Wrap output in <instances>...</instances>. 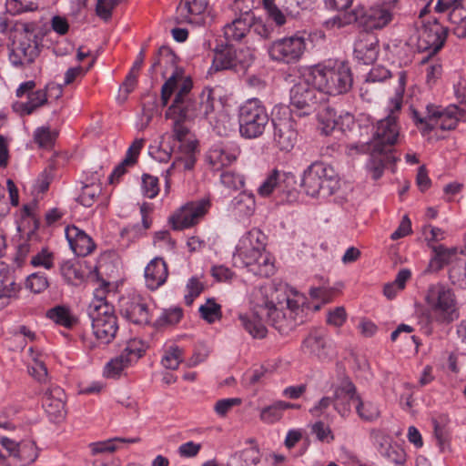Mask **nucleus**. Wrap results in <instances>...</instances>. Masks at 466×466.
I'll use <instances>...</instances> for the list:
<instances>
[{"label": "nucleus", "mask_w": 466, "mask_h": 466, "mask_svg": "<svg viewBox=\"0 0 466 466\" xmlns=\"http://www.w3.org/2000/svg\"><path fill=\"white\" fill-rule=\"evenodd\" d=\"M301 349L303 352L314 356L319 360L329 358L331 351L327 334L322 329H314L303 340Z\"/></svg>", "instance_id": "obj_26"}, {"label": "nucleus", "mask_w": 466, "mask_h": 466, "mask_svg": "<svg viewBox=\"0 0 466 466\" xmlns=\"http://www.w3.org/2000/svg\"><path fill=\"white\" fill-rule=\"evenodd\" d=\"M347 319V313L344 307H336L329 310L327 315V323L334 327H341Z\"/></svg>", "instance_id": "obj_59"}, {"label": "nucleus", "mask_w": 466, "mask_h": 466, "mask_svg": "<svg viewBox=\"0 0 466 466\" xmlns=\"http://www.w3.org/2000/svg\"><path fill=\"white\" fill-rule=\"evenodd\" d=\"M239 466H257L261 460V454L257 446L245 449L241 451Z\"/></svg>", "instance_id": "obj_55"}, {"label": "nucleus", "mask_w": 466, "mask_h": 466, "mask_svg": "<svg viewBox=\"0 0 466 466\" xmlns=\"http://www.w3.org/2000/svg\"><path fill=\"white\" fill-rule=\"evenodd\" d=\"M193 84L189 77L184 76L182 68H175L171 76L161 87V100L164 106L173 93L175 98L166 112L167 117L173 115L189 121L204 118L208 121L213 129L220 136L226 135L228 128L225 125L227 116L215 113V98L212 90H204L198 96L191 93Z\"/></svg>", "instance_id": "obj_2"}, {"label": "nucleus", "mask_w": 466, "mask_h": 466, "mask_svg": "<svg viewBox=\"0 0 466 466\" xmlns=\"http://www.w3.org/2000/svg\"><path fill=\"white\" fill-rule=\"evenodd\" d=\"M266 107L258 98L247 100L238 110L239 133L246 138L260 137L268 124Z\"/></svg>", "instance_id": "obj_7"}, {"label": "nucleus", "mask_w": 466, "mask_h": 466, "mask_svg": "<svg viewBox=\"0 0 466 466\" xmlns=\"http://www.w3.org/2000/svg\"><path fill=\"white\" fill-rule=\"evenodd\" d=\"M390 77V72L386 67L376 66L371 68L367 76L368 82H382Z\"/></svg>", "instance_id": "obj_64"}, {"label": "nucleus", "mask_w": 466, "mask_h": 466, "mask_svg": "<svg viewBox=\"0 0 466 466\" xmlns=\"http://www.w3.org/2000/svg\"><path fill=\"white\" fill-rule=\"evenodd\" d=\"M163 65H166V66L170 65V66L173 68V71L175 70V68H178L176 66L175 54L167 46H161L158 49L157 58L154 61L153 65L151 66V67L149 69V73L151 75H154L157 67L161 66Z\"/></svg>", "instance_id": "obj_50"}, {"label": "nucleus", "mask_w": 466, "mask_h": 466, "mask_svg": "<svg viewBox=\"0 0 466 466\" xmlns=\"http://www.w3.org/2000/svg\"><path fill=\"white\" fill-rule=\"evenodd\" d=\"M120 313L134 324L147 325L150 323L151 313L148 305L140 296L121 299Z\"/></svg>", "instance_id": "obj_18"}, {"label": "nucleus", "mask_w": 466, "mask_h": 466, "mask_svg": "<svg viewBox=\"0 0 466 466\" xmlns=\"http://www.w3.org/2000/svg\"><path fill=\"white\" fill-rule=\"evenodd\" d=\"M266 236L258 228L249 230L239 241L237 251L238 255L256 253L265 250Z\"/></svg>", "instance_id": "obj_31"}, {"label": "nucleus", "mask_w": 466, "mask_h": 466, "mask_svg": "<svg viewBox=\"0 0 466 466\" xmlns=\"http://www.w3.org/2000/svg\"><path fill=\"white\" fill-rule=\"evenodd\" d=\"M411 116L417 126H422L425 131H431L434 129L441 117L444 109L434 104H428L425 107V112L420 113L417 109L411 107Z\"/></svg>", "instance_id": "obj_30"}, {"label": "nucleus", "mask_w": 466, "mask_h": 466, "mask_svg": "<svg viewBox=\"0 0 466 466\" xmlns=\"http://www.w3.org/2000/svg\"><path fill=\"white\" fill-rule=\"evenodd\" d=\"M221 183L229 189H239L244 186V177L231 170L223 171L220 175Z\"/></svg>", "instance_id": "obj_54"}, {"label": "nucleus", "mask_w": 466, "mask_h": 466, "mask_svg": "<svg viewBox=\"0 0 466 466\" xmlns=\"http://www.w3.org/2000/svg\"><path fill=\"white\" fill-rule=\"evenodd\" d=\"M108 283L102 281L99 284V287L94 290V298L92 301L89 303L87 308V313H90L91 309H93L96 307V311H100L104 307H113L109 304L106 299V295L107 292Z\"/></svg>", "instance_id": "obj_51"}, {"label": "nucleus", "mask_w": 466, "mask_h": 466, "mask_svg": "<svg viewBox=\"0 0 466 466\" xmlns=\"http://www.w3.org/2000/svg\"><path fill=\"white\" fill-rule=\"evenodd\" d=\"M57 135L58 133L52 130L49 126H43L34 131L33 139L39 147L48 148L55 144Z\"/></svg>", "instance_id": "obj_46"}, {"label": "nucleus", "mask_w": 466, "mask_h": 466, "mask_svg": "<svg viewBox=\"0 0 466 466\" xmlns=\"http://www.w3.org/2000/svg\"><path fill=\"white\" fill-rule=\"evenodd\" d=\"M101 192L102 187L100 184L92 183L90 185H85L82 187L81 194L77 198V201L82 206L89 208L93 206Z\"/></svg>", "instance_id": "obj_49"}, {"label": "nucleus", "mask_w": 466, "mask_h": 466, "mask_svg": "<svg viewBox=\"0 0 466 466\" xmlns=\"http://www.w3.org/2000/svg\"><path fill=\"white\" fill-rule=\"evenodd\" d=\"M376 43L370 40H360L354 46V56L363 64L369 65L377 57Z\"/></svg>", "instance_id": "obj_39"}, {"label": "nucleus", "mask_w": 466, "mask_h": 466, "mask_svg": "<svg viewBox=\"0 0 466 466\" xmlns=\"http://www.w3.org/2000/svg\"><path fill=\"white\" fill-rule=\"evenodd\" d=\"M296 184V177L291 172L273 169L260 185L258 193L261 197H268L274 189L288 191Z\"/></svg>", "instance_id": "obj_23"}, {"label": "nucleus", "mask_w": 466, "mask_h": 466, "mask_svg": "<svg viewBox=\"0 0 466 466\" xmlns=\"http://www.w3.org/2000/svg\"><path fill=\"white\" fill-rule=\"evenodd\" d=\"M313 85L325 96L347 93L352 86L351 70L347 63H335L333 66L315 67L310 71Z\"/></svg>", "instance_id": "obj_4"}, {"label": "nucleus", "mask_w": 466, "mask_h": 466, "mask_svg": "<svg viewBox=\"0 0 466 466\" xmlns=\"http://www.w3.org/2000/svg\"><path fill=\"white\" fill-rule=\"evenodd\" d=\"M182 360V350L177 346H172L166 350L161 362L166 369L177 370Z\"/></svg>", "instance_id": "obj_52"}, {"label": "nucleus", "mask_w": 466, "mask_h": 466, "mask_svg": "<svg viewBox=\"0 0 466 466\" xmlns=\"http://www.w3.org/2000/svg\"><path fill=\"white\" fill-rule=\"evenodd\" d=\"M139 441L138 438L134 439H124V438H114L110 440H106L104 441H97L91 443L90 449L93 455H96L99 453H110L116 451L117 446L116 443H135Z\"/></svg>", "instance_id": "obj_44"}, {"label": "nucleus", "mask_w": 466, "mask_h": 466, "mask_svg": "<svg viewBox=\"0 0 466 466\" xmlns=\"http://www.w3.org/2000/svg\"><path fill=\"white\" fill-rule=\"evenodd\" d=\"M431 322L450 324L460 317L454 292L448 287L437 283L431 285L425 295Z\"/></svg>", "instance_id": "obj_6"}, {"label": "nucleus", "mask_w": 466, "mask_h": 466, "mask_svg": "<svg viewBox=\"0 0 466 466\" xmlns=\"http://www.w3.org/2000/svg\"><path fill=\"white\" fill-rule=\"evenodd\" d=\"M207 5V0H181L177 7L175 19L177 24L202 25L204 23L202 15Z\"/></svg>", "instance_id": "obj_25"}, {"label": "nucleus", "mask_w": 466, "mask_h": 466, "mask_svg": "<svg viewBox=\"0 0 466 466\" xmlns=\"http://www.w3.org/2000/svg\"><path fill=\"white\" fill-rule=\"evenodd\" d=\"M251 20H253V16L246 14L245 17L237 18L230 24H227L224 26L226 40L228 42L240 41L250 31Z\"/></svg>", "instance_id": "obj_34"}, {"label": "nucleus", "mask_w": 466, "mask_h": 466, "mask_svg": "<svg viewBox=\"0 0 466 466\" xmlns=\"http://www.w3.org/2000/svg\"><path fill=\"white\" fill-rule=\"evenodd\" d=\"M42 406L51 420H63L66 415V392L58 386L47 389L42 398Z\"/></svg>", "instance_id": "obj_21"}, {"label": "nucleus", "mask_w": 466, "mask_h": 466, "mask_svg": "<svg viewBox=\"0 0 466 466\" xmlns=\"http://www.w3.org/2000/svg\"><path fill=\"white\" fill-rule=\"evenodd\" d=\"M183 316L182 309L179 308L170 309L166 310L160 319H157V324L175 325L181 319Z\"/></svg>", "instance_id": "obj_61"}, {"label": "nucleus", "mask_w": 466, "mask_h": 466, "mask_svg": "<svg viewBox=\"0 0 466 466\" xmlns=\"http://www.w3.org/2000/svg\"><path fill=\"white\" fill-rule=\"evenodd\" d=\"M238 154L235 151H228L226 148L215 146L209 149L206 159L214 171H219L223 167L231 165L237 159Z\"/></svg>", "instance_id": "obj_32"}, {"label": "nucleus", "mask_w": 466, "mask_h": 466, "mask_svg": "<svg viewBox=\"0 0 466 466\" xmlns=\"http://www.w3.org/2000/svg\"><path fill=\"white\" fill-rule=\"evenodd\" d=\"M167 263L161 258H153L145 268L146 285L151 290H156L162 286L167 281Z\"/></svg>", "instance_id": "obj_29"}, {"label": "nucleus", "mask_w": 466, "mask_h": 466, "mask_svg": "<svg viewBox=\"0 0 466 466\" xmlns=\"http://www.w3.org/2000/svg\"><path fill=\"white\" fill-rule=\"evenodd\" d=\"M294 405L289 402L279 400L272 405L263 408L260 411V420L266 423H274L279 420L283 416V411Z\"/></svg>", "instance_id": "obj_42"}, {"label": "nucleus", "mask_w": 466, "mask_h": 466, "mask_svg": "<svg viewBox=\"0 0 466 466\" xmlns=\"http://www.w3.org/2000/svg\"><path fill=\"white\" fill-rule=\"evenodd\" d=\"M397 1L390 0L389 3L370 7L367 11L363 9V15L359 21L365 24L370 29H381L385 27L393 19Z\"/></svg>", "instance_id": "obj_19"}, {"label": "nucleus", "mask_w": 466, "mask_h": 466, "mask_svg": "<svg viewBox=\"0 0 466 466\" xmlns=\"http://www.w3.org/2000/svg\"><path fill=\"white\" fill-rule=\"evenodd\" d=\"M448 29L437 18L423 24L418 40V47L428 51L429 56L435 55L441 50L446 40Z\"/></svg>", "instance_id": "obj_15"}, {"label": "nucleus", "mask_w": 466, "mask_h": 466, "mask_svg": "<svg viewBox=\"0 0 466 466\" xmlns=\"http://www.w3.org/2000/svg\"><path fill=\"white\" fill-rule=\"evenodd\" d=\"M95 309L96 307L87 313L91 319L93 333L102 343L107 344L113 340L118 329L114 307H104L100 311Z\"/></svg>", "instance_id": "obj_12"}, {"label": "nucleus", "mask_w": 466, "mask_h": 466, "mask_svg": "<svg viewBox=\"0 0 466 466\" xmlns=\"http://www.w3.org/2000/svg\"><path fill=\"white\" fill-rule=\"evenodd\" d=\"M204 290V284L197 278L192 277L188 279L185 294V303L188 306L192 305L194 299L198 297Z\"/></svg>", "instance_id": "obj_53"}, {"label": "nucleus", "mask_w": 466, "mask_h": 466, "mask_svg": "<svg viewBox=\"0 0 466 466\" xmlns=\"http://www.w3.org/2000/svg\"><path fill=\"white\" fill-rule=\"evenodd\" d=\"M208 208L209 201L206 199L188 202L173 213L168 221L174 230L191 228L203 218Z\"/></svg>", "instance_id": "obj_13"}, {"label": "nucleus", "mask_w": 466, "mask_h": 466, "mask_svg": "<svg viewBox=\"0 0 466 466\" xmlns=\"http://www.w3.org/2000/svg\"><path fill=\"white\" fill-rule=\"evenodd\" d=\"M66 237L71 249L76 256L86 257L96 248L93 239L76 226L66 228Z\"/></svg>", "instance_id": "obj_28"}, {"label": "nucleus", "mask_w": 466, "mask_h": 466, "mask_svg": "<svg viewBox=\"0 0 466 466\" xmlns=\"http://www.w3.org/2000/svg\"><path fill=\"white\" fill-rule=\"evenodd\" d=\"M46 317L56 324L66 329L72 328L76 323V319L70 312V309L64 306H56L46 311Z\"/></svg>", "instance_id": "obj_40"}, {"label": "nucleus", "mask_w": 466, "mask_h": 466, "mask_svg": "<svg viewBox=\"0 0 466 466\" xmlns=\"http://www.w3.org/2000/svg\"><path fill=\"white\" fill-rule=\"evenodd\" d=\"M356 387L349 378H343L339 384L334 389L333 406L334 409L342 416L346 417L350 411V401L357 402Z\"/></svg>", "instance_id": "obj_24"}, {"label": "nucleus", "mask_w": 466, "mask_h": 466, "mask_svg": "<svg viewBox=\"0 0 466 466\" xmlns=\"http://www.w3.org/2000/svg\"><path fill=\"white\" fill-rule=\"evenodd\" d=\"M115 7L111 0H97L96 13L101 19L107 21L111 18Z\"/></svg>", "instance_id": "obj_63"}, {"label": "nucleus", "mask_w": 466, "mask_h": 466, "mask_svg": "<svg viewBox=\"0 0 466 466\" xmlns=\"http://www.w3.org/2000/svg\"><path fill=\"white\" fill-rule=\"evenodd\" d=\"M1 444L8 452L6 457L12 466H26L38 457V449L34 441H25L19 443L8 438H3Z\"/></svg>", "instance_id": "obj_16"}, {"label": "nucleus", "mask_w": 466, "mask_h": 466, "mask_svg": "<svg viewBox=\"0 0 466 466\" xmlns=\"http://www.w3.org/2000/svg\"><path fill=\"white\" fill-rule=\"evenodd\" d=\"M174 120L173 124V133L174 137L177 140L181 142L179 146V150L177 152V156L176 157L174 162L167 170L166 176V187H169V179L173 174V170L177 167L182 168L183 170H190L194 167L196 163L195 152L198 147L197 141H187L184 142L186 137L189 133V127L185 124L187 119L180 118L177 116L173 115V117H170Z\"/></svg>", "instance_id": "obj_8"}, {"label": "nucleus", "mask_w": 466, "mask_h": 466, "mask_svg": "<svg viewBox=\"0 0 466 466\" xmlns=\"http://www.w3.org/2000/svg\"><path fill=\"white\" fill-rule=\"evenodd\" d=\"M250 31L259 35L262 39H269L272 37L274 29L270 25H265L260 20H251Z\"/></svg>", "instance_id": "obj_62"}, {"label": "nucleus", "mask_w": 466, "mask_h": 466, "mask_svg": "<svg viewBox=\"0 0 466 466\" xmlns=\"http://www.w3.org/2000/svg\"><path fill=\"white\" fill-rule=\"evenodd\" d=\"M48 287V281L46 277L36 273L31 274L26 279V288L34 293H40Z\"/></svg>", "instance_id": "obj_57"}, {"label": "nucleus", "mask_w": 466, "mask_h": 466, "mask_svg": "<svg viewBox=\"0 0 466 466\" xmlns=\"http://www.w3.org/2000/svg\"><path fill=\"white\" fill-rule=\"evenodd\" d=\"M254 56L248 48L237 50L232 46L218 45L214 50L212 67L216 71L232 69L245 71L253 62Z\"/></svg>", "instance_id": "obj_9"}, {"label": "nucleus", "mask_w": 466, "mask_h": 466, "mask_svg": "<svg viewBox=\"0 0 466 466\" xmlns=\"http://www.w3.org/2000/svg\"><path fill=\"white\" fill-rule=\"evenodd\" d=\"M301 187L310 197H329L339 188V178L329 165L316 161L304 170Z\"/></svg>", "instance_id": "obj_5"}, {"label": "nucleus", "mask_w": 466, "mask_h": 466, "mask_svg": "<svg viewBox=\"0 0 466 466\" xmlns=\"http://www.w3.org/2000/svg\"><path fill=\"white\" fill-rule=\"evenodd\" d=\"M434 9L437 13L449 12L454 35L459 38L466 37V0H438Z\"/></svg>", "instance_id": "obj_17"}, {"label": "nucleus", "mask_w": 466, "mask_h": 466, "mask_svg": "<svg viewBox=\"0 0 466 466\" xmlns=\"http://www.w3.org/2000/svg\"><path fill=\"white\" fill-rule=\"evenodd\" d=\"M310 73L307 78H300L289 91L290 106L309 115L324 100V95L315 85H310Z\"/></svg>", "instance_id": "obj_10"}, {"label": "nucleus", "mask_w": 466, "mask_h": 466, "mask_svg": "<svg viewBox=\"0 0 466 466\" xmlns=\"http://www.w3.org/2000/svg\"><path fill=\"white\" fill-rule=\"evenodd\" d=\"M407 81L406 72H399V84L395 96L390 100L389 113L383 119L378 121L373 135L372 153L387 154L391 152L400 137V127L397 123V113L400 111Z\"/></svg>", "instance_id": "obj_3"}, {"label": "nucleus", "mask_w": 466, "mask_h": 466, "mask_svg": "<svg viewBox=\"0 0 466 466\" xmlns=\"http://www.w3.org/2000/svg\"><path fill=\"white\" fill-rule=\"evenodd\" d=\"M248 271L254 275L268 278L274 274L275 267L269 253L264 251L239 255Z\"/></svg>", "instance_id": "obj_27"}, {"label": "nucleus", "mask_w": 466, "mask_h": 466, "mask_svg": "<svg viewBox=\"0 0 466 466\" xmlns=\"http://www.w3.org/2000/svg\"><path fill=\"white\" fill-rule=\"evenodd\" d=\"M47 104V95L43 89H37L28 94L25 102H18L14 105V109L21 116H29L38 108Z\"/></svg>", "instance_id": "obj_33"}, {"label": "nucleus", "mask_w": 466, "mask_h": 466, "mask_svg": "<svg viewBox=\"0 0 466 466\" xmlns=\"http://www.w3.org/2000/svg\"><path fill=\"white\" fill-rule=\"evenodd\" d=\"M305 49L304 38L292 35L271 42L268 46V54L272 61L290 65L299 61Z\"/></svg>", "instance_id": "obj_11"}, {"label": "nucleus", "mask_w": 466, "mask_h": 466, "mask_svg": "<svg viewBox=\"0 0 466 466\" xmlns=\"http://www.w3.org/2000/svg\"><path fill=\"white\" fill-rule=\"evenodd\" d=\"M61 274L68 284L78 286L84 282L85 270L79 263L66 261L61 266Z\"/></svg>", "instance_id": "obj_41"}, {"label": "nucleus", "mask_w": 466, "mask_h": 466, "mask_svg": "<svg viewBox=\"0 0 466 466\" xmlns=\"http://www.w3.org/2000/svg\"><path fill=\"white\" fill-rule=\"evenodd\" d=\"M200 316L208 323H213L222 317L221 306L214 299H208L198 309Z\"/></svg>", "instance_id": "obj_48"}, {"label": "nucleus", "mask_w": 466, "mask_h": 466, "mask_svg": "<svg viewBox=\"0 0 466 466\" xmlns=\"http://www.w3.org/2000/svg\"><path fill=\"white\" fill-rule=\"evenodd\" d=\"M31 264L35 267L41 266L49 269L54 266L53 254L47 249L43 248L40 252L32 257Z\"/></svg>", "instance_id": "obj_58"}, {"label": "nucleus", "mask_w": 466, "mask_h": 466, "mask_svg": "<svg viewBox=\"0 0 466 466\" xmlns=\"http://www.w3.org/2000/svg\"><path fill=\"white\" fill-rule=\"evenodd\" d=\"M356 411L360 418L363 420L371 421L378 419L380 415L379 407L371 401H364L357 398Z\"/></svg>", "instance_id": "obj_47"}, {"label": "nucleus", "mask_w": 466, "mask_h": 466, "mask_svg": "<svg viewBox=\"0 0 466 466\" xmlns=\"http://www.w3.org/2000/svg\"><path fill=\"white\" fill-rule=\"evenodd\" d=\"M40 54V47L35 36H25L9 53V61L15 67L32 64Z\"/></svg>", "instance_id": "obj_22"}, {"label": "nucleus", "mask_w": 466, "mask_h": 466, "mask_svg": "<svg viewBox=\"0 0 466 466\" xmlns=\"http://www.w3.org/2000/svg\"><path fill=\"white\" fill-rule=\"evenodd\" d=\"M363 15V7H356L351 12L339 14L323 23V26L328 30L342 28L346 25L358 22Z\"/></svg>", "instance_id": "obj_37"}, {"label": "nucleus", "mask_w": 466, "mask_h": 466, "mask_svg": "<svg viewBox=\"0 0 466 466\" xmlns=\"http://www.w3.org/2000/svg\"><path fill=\"white\" fill-rule=\"evenodd\" d=\"M431 249L434 253L433 258L431 259L427 271L437 272L448 264L452 257L456 255L454 248H447L443 245H432Z\"/></svg>", "instance_id": "obj_38"}, {"label": "nucleus", "mask_w": 466, "mask_h": 466, "mask_svg": "<svg viewBox=\"0 0 466 466\" xmlns=\"http://www.w3.org/2000/svg\"><path fill=\"white\" fill-rule=\"evenodd\" d=\"M381 440L384 442H380V453L396 465H402L406 457L404 451L398 446L390 445L388 436H381Z\"/></svg>", "instance_id": "obj_43"}, {"label": "nucleus", "mask_w": 466, "mask_h": 466, "mask_svg": "<svg viewBox=\"0 0 466 466\" xmlns=\"http://www.w3.org/2000/svg\"><path fill=\"white\" fill-rule=\"evenodd\" d=\"M466 121V104L461 103V106L451 105L444 108L438 126L442 130L454 129L458 121Z\"/></svg>", "instance_id": "obj_35"}, {"label": "nucleus", "mask_w": 466, "mask_h": 466, "mask_svg": "<svg viewBox=\"0 0 466 466\" xmlns=\"http://www.w3.org/2000/svg\"><path fill=\"white\" fill-rule=\"evenodd\" d=\"M255 312L239 315L243 328L254 338L264 339L268 329L265 319L281 334H289L305 321V298L287 284L262 286L253 293Z\"/></svg>", "instance_id": "obj_1"}, {"label": "nucleus", "mask_w": 466, "mask_h": 466, "mask_svg": "<svg viewBox=\"0 0 466 466\" xmlns=\"http://www.w3.org/2000/svg\"><path fill=\"white\" fill-rule=\"evenodd\" d=\"M263 5L269 17L278 25H282L286 17L280 9L275 5L274 0H263Z\"/></svg>", "instance_id": "obj_60"}, {"label": "nucleus", "mask_w": 466, "mask_h": 466, "mask_svg": "<svg viewBox=\"0 0 466 466\" xmlns=\"http://www.w3.org/2000/svg\"><path fill=\"white\" fill-rule=\"evenodd\" d=\"M449 279L453 285L466 286V258H456L449 269Z\"/></svg>", "instance_id": "obj_45"}, {"label": "nucleus", "mask_w": 466, "mask_h": 466, "mask_svg": "<svg viewBox=\"0 0 466 466\" xmlns=\"http://www.w3.org/2000/svg\"><path fill=\"white\" fill-rule=\"evenodd\" d=\"M255 198L251 193L240 192L231 201V208L236 216L250 217L255 211Z\"/></svg>", "instance_id": "obj_36"}, {"label": "nucleus", "mask_w": 466, "mask_h": 466, "mask_svg": "<svg viewBox=\"0 0 466 466\" xmlns=\"http://www.w3.org/2000/svg\"><path fill=\"white\" fill-rule=\"evenodd\" d=\"M144 352L145 348L141 340H129L120 355L106 363L104 370L105 376L111 379L118 378L122 371L133 362L137 361Z\"/></svg>", "instance_id": "obj_14"}, {"label": "nucleus", "mask_w": 466, "mask_h": 466, "mask_svg": "<svg viewBox=\"0 0 466 466\" xmlns=\"http://www.w3.org/2000/svg\"><path fill=\"white\" fill-rule=\"evenodd\" d=\"M143 194L148 198H154L159 192L158 178L144 174L142 177Z\"/></svg>", "instance_id": "obj_56"}, {"label": "nucleus", "mask_w": 466, "mask_h": 466, "mask_svg": "<svg viewBox=\"0 0 466 466\" xmlns=\"http://www.w3.org/2000/svg\"><path fill=\"white\" fill-rule=\"evenodd\" d=\"M273 144L280 151H290L298 138L295 123L291 118L273 119Z\"/></svg>", "instance_id": "obj_20"}]
</instances>
